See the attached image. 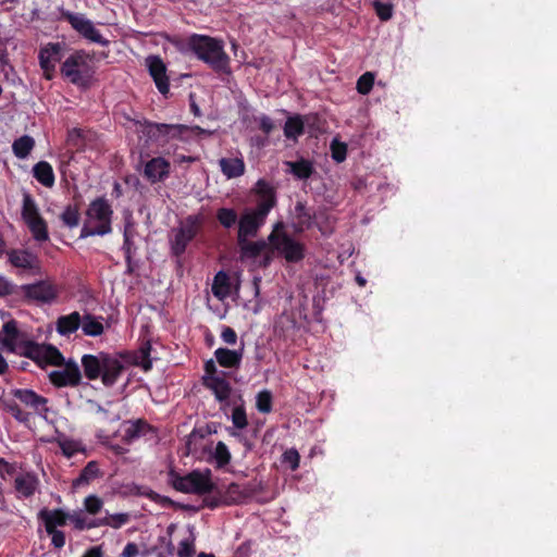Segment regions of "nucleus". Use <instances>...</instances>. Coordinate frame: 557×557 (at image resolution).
Segmentation results:
<instances>
[{
  "instance_id": "f257e3e1",
  "label": "nucleus",
  "mask_w": 557,
  "mask_h": 557,
  "mask_svg": "<svg viewBox=\"0 0 557 557\" xmlns=\"http://www.w3.org/2000/svg\"><path fill=\"white\" fill-rule=\"evenodd\" d=\"M187 46L196 57L216 73H228L230 58L221 40L207 35L193 34Z\"/></svg>"
},
{
  "instance_id": "f03ea898",
  "label": "nucleus",
  "mask_w": 557,
  "mask_h": 557,
  "mask_svg": "<svg viewBox=\"0 0 557 557\" xmlns=\"http://www.w3.org/2000/svg\"><path fill=\"white\" fill-rule=\"evenodd\" d=\"M140 132L151 144L158 147H164L170 139L187 140L189 134L210 135L211 132L196 125L187 126L183 124L156 123L145 120L139 122Z\"/></svg>"
},
{
  "instance_id": "7ed1b4c3",
  "label": "nucleus",
  "mask_w": 557,
  "mask_h": 557,
  "mask_svg": "<svg viewBox=\"0 0 557 557\" xmlns=\"http://www.w3.org/2000/svg\"><path fill=\"white\" fill-rule=\"evenodd\" d=\"M86 216L87 221L81 230V238L104 236L112 232L113 210L104 197H97L89 203Z\"/></svg>"
},
{
  "instance_id": "20e7f679",
  "label": "nucleus",
  "mask_w": 557,
  "mask_h": 557,
  "mask_svg": "<svg viewBox=\"0 0 557 557\" xmlns=\"http://www.w3.org/2000/svg\"><path fill=\"white\" fill-rule=\"evenodd\" d=\"M270 250L276 252L288 263H298L306 256V247L302 243L293 238L285 230V224L278 221L274 224L272 232L268 236Z\"/></svg>"
},
{
  "instance_id": "39448f33",
  "label": "nucleus",
  "mask_w": 557,
  "mask_h": 557,
  "mask_svg": "<svg viewBox=\"0 0 557 557\" xmlns=\"http://www.w3.org/2000/svg\"><path fill=\"white\" fill-rule=\"evenodd\" d=\"M202 225L203 216L201 214H190L181 222L172 240L174 256L180 257L186 251L188 244L200 233Z\"/></svg>"
},
{
  "instance_id": "423d86ee",
  "label": "nucleus",
  "mask_w": 557,
  "mask_h": 557,
  "mask_svg": "<svg viewBox=\"0 0 557 557\" xmlns=\"http://www.w3.org/2000/svg\"><path fill=\"white\" fill-rule=\"evenodd\" d=\"M22 218L37 242L49 239L48 225L40 215L38 207L29 194L23 197Z\"/></svg>"
},
{
  "instance_id": "0eeeda50",
  "label": "nucleus",
  "mask_w": 557,
  "mask_h": 557,
  "mask_svg": "<svg viewBox=\"0 0 557 557\" xmlns=\"http://www.w3.org/2000/svg\"><path fill=\"white\" fill-rule=\"evenodd\" d=\"M21 297L28 302L51 304L60 294V289L51 280H40L33 284L20 286Z\"/></svg>"
},
{
  "instance_id": "6e6552de",
  "label": "nucleus",
  "mask_w": 557,
  "mask_h": 557,
  "mask_svg": "<svg viewBox=\"0 0 557 557\" xmlns=\"http://www.w3.org/2000/svg\"><path fill=\"white\" fill-rule=\"evenodd\" d=\"M61 17L62 20L66 21L71 27L83 38L101 46L109 45V40L102 37L100 32L95 27L94 23L83 13H74L67 10H63L61 12Z\"/></svg>"
},
{
  "instance_id": "1a4fd4ad",
  "label": "nucleus",
  "mask_w": 557,
  "mask_h": 557,
  "mask_svg": "<svg viewBox=\"0 0 557 557\" xmlns=\"http://www.w3.org/2000/svg\"><path fill=\"white\" fill-rule=\"evenodd\" d=\"M253 191L257 196V205L255 209L249 211L265 222L268 214L277 203L276 191L265 180H259Z\"/></svg>"
},
{
  "instance_id": "9d476101",
  "label": "nucleus",
  "mask_w": 557,
  "mask_h": 557,
  "mask_svg": "<svg viewBox=\"0 0 557 557\" xmlns=\"http://www.w3.org/2000/svg\"><path fill=\"white\" fill-rule=\"evenodd\" d=\"M49 381L55 387H76L82 382V373L76 362L70 360L62 370H54L49 373Z\"/></svg>"
},
{
  "instance_id": "9b49d317",
  "label": "nucleus",
  "mask_w": 557,
  "mask_h": 557,
  "mask_svg": "<svg viewBox=\"0 0 557 557\" xmlns=\"http://www.w3.org/2000/svg\"><path fill=\"white\" fill-rule=\"evenodd\" d=\"M64 42H48L39 49L38 60L44 72H54L55 64L63 58Z\"/></svg>"
},
{
  "instance_id": "f8f14e48",
  "label": "nucleus",
  "mask_w": 557,
  "mask_h": 557,
  "mask_svg": "<svg viewBox=\"0 0 557 557\" xmlns=\"http://www.w3.org/2000/svg\"><path fill=\"white\" fill-rule=\"evenodd\" d=\"M211 470H193L188 473L190 494L207 495L216 491L215 484L211 480Z\"/></svg>"
},
{
  "instance_id": "ddd939ff",
  "label": "nucleus",
  "mask_w": 557,
  "mask_h": 557,
  "mask_svg": "<svg viewBox=\"0 0 557 557\" xmlns=\"http://www.w3.org/2000/svg\"><path fill=\"white\" fill-rule=\"evenodd\" d=\"M147 65L149 74L153 78L159 92L166 95L170 90V83L164 62L158 55H150L147 58Z\"/></svg>"
},
{
  "instance_id": "4468645a",
  "label": "nucleus",
  "mask_w": 557,
  "mask_h": 557,
  "mask_svg": "<svg viewBox=\"0 0 557 557\" xmlns=\"http://www.w3.org/2000/svg\"><path fill=\"white\" fill-rule=\"evenodd\" d=\"M86 53L84 50H76L62 64L61 74L69 78L72 84L79 85L82 73L78 67L85 64Z\"/></svg>"
},
{
  "instance_id": "2eb2a0df",
  "label": "nucleus",
  "mask_w": 557,
  "mask_h": 557,
  "mask_svg": "<svg viewBox=\"0 0 557 557\" xmlns=\"http://www.w3.org/2000/svg\"><path fill=\"white\" fill-rule=\"evenodd\" d=\"M202 385L212 391L215 399L220 403L228 400L232 394V385L225 379L223 371L219 376H202Z\"/></svg>"
},
{
  "instance_id": "dca6fc26",
  "label": "nucleus",
  "mask_w": 557,
  "mask_h": 557,
  "mask_svg": "<svg viewBox=\"0 0 557 557\" xmlns=\"http://www.w3.org/2000/svg\"><path fill=\"white\" fill-rule=\"evenodd\" d=\"M38 520H40L47 533H52V531H57L59 527L66 525L70 513L65 512L63 509H48L42 508L38 515Z\"/></svg>"
},
{
  "instance_id": "f3484780",
  "label": "nucleus",
  "mask_w": 557,
  "mask_h": 557,
  "mask_svg": "<svg viewBox=\"0 0 557 557\" xmlns=\"http://www.w3.org/2000/svg\"><path fill=\"white\" fill-rule=\"evenodd\" d=\"M170 162L162 157L152 158L145 165L144 175L152 184L164 181L170 175Z\"/></svg>"
},
{
  "instance_id": "a211bd4d",
  "label": "nucleus",
  "mask_w": 557,
  "mask_h": 557,
  "mask_svg": "<svg viewBox=\"0 0 557 557\" xmlns=\"http://www.w3.org/2000/svg\"><path fill=\"white\" fill-rule=\"evenodd\" d=\"M11 394L25 406L30 407L38 413L48 411V408L46 407L48 399L33 389L15 388L12 389Z\"/></svg>"
},
{
  "instance_id": "6ab92c4d",
  "label": "nucleus",
  "mask_w": 557,
  "mask_h": 557,
  "mask_svg": "<svg viewBox=\"0 0 557 557\" xmlns=\"http://www.w3.org/2000/svg\"><path fill=\"white\" fill-rule=\"evenodd\" d=\"M124 370L125 366L116 357L108 354V356L104 357V363L100 376L102 384L107 387L113 386Z\"/></svg>"
},
{
  "instance_id": "aec40b11",
  "label": "nucleus",
  "mask_w": 557,
  "mask_h": 557,
  "mask_svg": "<svg viewBox=\"0 0 557 557\" xmlns=\"http://www.w3.org/2000/svg\"><path fill=\"white\" fill-rule=\"evenodd\" d=\"M265 222L262 219H260L249 210L245 211L238 219L237 239L257 236L260 227Z\"/></svg>"
},
{
  "instance_id": "412c9836",
  "label": "nucleus",
  "mask_w": 557,
  "mask_h": 557,
  "mask_svg": "<svg viewBox=\"0 0 557 557\" xmlns=\"http://www.w3.org/2000/svg\"><path fill=\"white\" fill-rule=\"evenodd\" d=\"M216 362L226 369H239L244 357V344L239 349L218 348L214 351Z\"/></svg>"
},
{
  "instance_id": "4be33fe9",
  "label": "nucleus",
  "mask_w": 557,
  "mask_h": 557,
  "mask_svg": "<svg viewBox=\"0 0 557 557\" xmlns=\"http://www.w3.org/2000/svg\"><path fill=\"white\" fill-rule=\"evenodd\" d=\"M107 356L108 354L100 352L98 356L86 354L82 357V367L88 380L95 381L101 376L104 357Z\"/></svg>"
},
{
  "instance_id": "5701e85b",
  "label": "nucleus",
  "mask_w": 557,
  "mask_h": 557,
  "mask_svg": "<svg viewBox=\"0 0 557 557\" xmlns=\"http://www.w3.org/2000/svg\"><path fill=\"white\" fill-rule=\"evenodd\" d=\"M81 323L82 315L78 311H73L57 319L55 330L61 336L69 337L81 327Z\"/></svg>"
},
{
  "instance_id": "b1692460",
  "label": "nucleus",
  "mask_w": 557,
  "mask_h": 557,
  "mask_svg": "<svg viewBox=\"0 0 557 557\" xmlns=\"http://www.w3.org/2000/svg\"><path fill=\"white\" fill-rule=\"evenodd\" d=\"M129 425L125 429L123 434V442L127 445L132 444L135 440L146 435L148 432H153L154 429L144 419L129 421Z\"/></svg>"
},
{
  "instance_id": "393cba45",
  "label": "nucleus",
  "mask_w": 557,
  "mask_h": 557,
  "mask_svg": "<svg viewBox=\"0 0 557 557\" xmlns=\"http://www.w3.org/2000/svg\"><path fill=\"white\" fill-rule=\"evenodd\" d=\"M240 248V259H256L267 250L269 240L249 242L248 238L237 239Z\"/></svg>"
},
{
  "instance_id": "a878e982",
  "label": "nucleus",
  "mask_w": 557,
  "mask_h": 557,
  "mask_svg": "<svg viewBox=\"0 0 557 557\" xmlns=\"http://www.w3.org/2000/svg\"><path fill=\"white\" fill-rule=\"evenodd\" d=\"M221 172L227 178L239 177L245 172V162L240 158H222L219 161Z\"/></svg>"
},
{
  "instance_id": "bb28decb",
  "label": "nucleus",
  "mask_w": 557,
  "mask_h": 557,
  "mask_svg": "<svg viewBox=\"0 0 557 557\" xmlns=\"http://www.w3.org/2000/svg\"><path fill=\"white\" fill-rule=\"evenodd\" d=\"M102 317H96L91 313H86L82 317L81 327L86 336L97 337L103 334L104 326L102 324Z\"/></svg>"
},
{
  "instance_id": "cd10ccee",
  "label": "nucleus",
  "mask_w": 557,
  "mask_h": 557,
  "mask_svg": "<svg viewBox=\"0 0 557 557\" xmlns=\"http://www.w3.org/2000/svg\"><path fill=\"white\" fill-rule=\"evenodd\" d=\"M34 177L45 187L54 185L55 176L51 164L47 161H39L33 168Z\"/></svg>"
},
{
  "instance_id": "c85d7f7f",
  "label": "nucleus",
  "mask_w": 557,
  "mask_h": 557,
  "mask_svg": "<svg viewBox=\"0 0 557 557\" xmlns=\"http://www.w3.org/2000/svg\"><path fill=\"white\" fill-rule=\"evenodd\" d=\"M8 257L13 267L24 270L32 269L33 262L36 259L32 252L21 249H11L8 251Z\"/></svg>"
},
{
  "instance_id": "c756f323",
  "label": "nucleus",
  "mask_w": 557,
  "mask_h": 557,
  "mask_svg": "<svg viewBox=\"0 0 557 557\" xmlns=\"http://www.w3.org/2000/svg\"><path fill=\"white\" fill-rule=\"evenodd\" d=\"M37 483V479L30 473L17 475L14 480L15 490L26 498L34 495Z\"/></svg>"
},
{
  "instance_id": "7c9ffc66",
  "label": "nucleus",
  "mask_w": 557,
  "mask_h": 557,
  "mask_svg": "<svg viewBox=\"0 0 557 557\" xmlns=\"http://www.w3.org/2000/svg\"><path fill=\"white\" fill-rule=\"evenodd\" d=\"M288 165L290 173L299 180H308L314 173L312 162L304 158L294 162H288Z\"/></svg>"
},
{
  "instance_id": "2f4dec72",
  "label": "nucleus",
  "mask_w": 557,
  "mask_h": 557,
  "mask_svg": "<svg viewBox=\"0 0 557 557\" xmlns=\"http://www.w3.org/2000/svg\"><path fill=\"white\" fill-rule=\"evenodd\" d=\"M151 354V343L150 341H144L138 350L135 352L134 363L144 369V371H149L152 368V360L150 358Z\"/></svg>"
},
{
  "instance_id": "473e14b6",
  "label": "nucleus",
  "mask_w": 557,
  "mask_h": 557,
  "mask_svg": "<svg viewBox=\"0 0 557 557\" xmlns=\"http://www.w3.org/2000/svg\"><path fill=\"white\" fill-rule=\"evenodd\" d=\"M305 133V124L302 117L298 114L286 120L284 125V135L288 139H297Z\"/></svg>"
},
{
  "instance_id": "72a5a7b5",
  "label": "nucleus",
  "mask_w": 557,
  "mask_h": 557,
  "mask_svg": "<svg viewBox=\"0 0 557 557\" xmlns=\"http://www.w3.org/2000/svg\"><path fill=\"white\" fill-rule=\"evenodd\" d=\"M100 475V469L97 461H89L81 471L74 481V486L89 484L92 480Z\"/></svg>"
},
{
  "instance_id": "f704fd0d",
  "label": "nucleus",
  "mask_w": 557,
  "mask_h": 557,
  "mask_svg": "<svg viewBox=\"0 0 557 557\" xmlns=\"http://www.w3.org/2000/svg\"><path fill=\"white\" fill-rule=\"evenodd\" d=\"M35 146V140L28 135H24L14 140L12 145L13 152L16 158L25 159L29 156Z\"/></svg>"
},
{
  "instance_id": "c9c22d12",
  "label": "nucleus",
  "mask_w": 557,
  "mask_h": 557,
  "mask_svg": "<svg viewBox=\"0 0 557 557\" xmlns=\"http://www.w3.org/2000/svg\"><path fill=\"white\" fill-rule=\"evenodd\" d=\"M60 219L63 224L70 228L78 226L81 221L79 206L77 203L67 205L61 213Z\"/></svg>"
},
{
  "instance_id": "e433bc0d",
  "label": "nucleus",
  "mask_w": 557,
  "mask_h": 557,
  "mask_svg": "<svg viewBox=\"0 0 557 557\" xmlns=\"http://www.w3.org/2000/svg\"><path fill=\"white\" fill-rule=\"evenodd\" d=\"M216 220L224 228H232L238 223V214L233 208L222 207L216 211Z\"/></svg>"
},
{
  "instance_id": "4c0bfd02",
  "label": "nucleus",
  "mask_w": 557,
  "mask_h": 557,
  "mask_svg": "<svg viewBox=\"0 0 557 557\" xmlns=\"http://www.w3.org/2000/svg\"><path fill=\"white\" fill-rule=\"evenodd\" d=\"M46 346L32 341L25 342L22 355L37 362L42 361Z\"/></svg>"
},
{
  "instance_id": "58836bf2",
  "label": "nucleus",
  "mask_w": 557,
  "mask_h": 557,
  "mask_svg": "<svg viewBox=\"0 0 557 557\" xmlns=\"http://www.w3.org/2000/svg\"><path fill=\"white\" fill-rule=\"evenodd\" d=\"M212 292H213L214 296L220 297V298L225 297L228 294L230 277L225 272L220 271L216 273V275L214 276Z\"/></svg>"
},
{
  "instance_id": "ea45409f",
  "label": "nucleus",
  "mask_w": 557,
  "mask_h": 557,
  "mask_svg": "<svg viewBox=\"0 0 557 557\" xmlns=\"http://www.w3.org/2000/svg\"><path fill=\"white\" fill-rule=\"evenodd\" d=\"M169 483L177 492L190 494V490L188 486L189 485L188 473L186 475H181L175 470L171 469L169 471Z\"/></svg>"
},
{
  "instance_id": "a19ab883",
  "label": "nucleus",
  "mask_w": 557,
  "mask_h": 557,
  "mask_svg": "<svg viewBox=\"0 0 557 557\" xmlns=\"http://www.w3.org/2000/svg\"><path fill=\"white\" fill-rule=\"evenodd\" d=\"M295 213L300 230L309 228L312 225L313 213L304 202L298 201L295 206Z\"/></svg>"
},
{
  "instance_id": "79ce46f5",
  "label": "nucleus",
  "mask_w": 557,
  "mask_h": 557,
  "mask_svg": "<svg viewBox=\"0 0 557 557\" xmlns=\"http://www.w3.org/2000/svg\"><path fill=\"white\" fill-rule=\"evenodd\" d=\"M225 499V505L230 506L233 504L243 503L246 498V494L240 490V486L236 483H231L225 492H222Z\"/></svg>"
},
{
  "instance_id": "37998d69",
  "label": "nucleus",
  "mask_w": 557,
  "mask_h": 557,
  "mask_svg": "<svg viewBox=\"0 0 557 557\" xmlns=\"http://www.w3.org/2000/svg\"><path fill=\"white\" fill-rule=\"evenodd\" d=\"M129 521L128 513H114L104 518L97 519L98 527H111L113 529H120L122 525Z\"/></svg>"
},
{
  "instance_id": "c03bdc74",
  "label": "nucleus",
  "mask_w": 557,
  "mask_h": 557,
  "mask_svg": "<svg viewBox=\"0 0 557 557\" xmlns=\"http://www.w3.org/2000/svg\"><path fill=\"white\" fill-rule=\"evenodd\" d=\"M273 396L268 389L259 392L256 396V407L261 413H270L272 411Z\"/></svg>"
},
{
  "instance_id": "a18cd8bd",
  "label": "nucleus",
  "mask_w": 557,
  "mask_h": 557,
  "mask_svg": "<svg viewBox=\"0 0 557 557\" xmlns=\"http://www.w3.org/2000/svg\"><path fill=\"white\" fill-rule=\"evenodd\" d=\"M2 333L4 334L3 343L9 346L11 350H13L14 342L18 336V329L16 322L14 320H10L5 322L2 326Z\"/></svg>"
},
{
  "instance_id": "49530a36",
  "label": "nucleus",
  "mask_w": 557,
  "mask_h": 557,
  "mask_svg": "<svg viewBox=\"0 0 557 557\" xmlns=\"http://www.w3.org/2000/svg\"><path fill=\"white\" fill-rule=\"evenodd\" d=\"M218 468H223L231 461V453L224 442H218L213 455Z\"/></svg>"
},
{
  "instance_id": "de8ad7c7",
  "label": "nucleus",
  "mask_w": 557,
  "mask_h": 557,
  "mask_svg": "<svg viewBox=\"0 0 557 557\" xmlns=\"http://www.w3.org/2000/svg\"><path fill=\"white\" fill-rule=\"evenodd\" d=\"M13 296L21 297V288L5 276L0 275V297Z\"/></svg>"
},
{
  "instance_id": "09e8293b",
  "label": "nucleus",
  "mask_w": 557,
  "mask_h": 557,
  "mask_svg": "<svg viewBox=\"0 0 557 557\" xmlns=\"http://www.w3.org/2000/svg\"><path fill=\"white\" fill-rule=\"evenodd\" d=\"M375 76L371 72L363 73L357 81V91L360 95H368L374 85Z\"/></svg>"
},
{
  "instance_id": "8fccbe9b",
  "label": "nucleus",
  "mask_w": 557,
  "mask_h": 557,
  "mask_svg": "<svg viewBox=\"0 0 557 557\" xmlns=\"http://www.w3.org/2000/svg\"><path fill=\"white\" fill-rule=\"evenodd\" d=\"M42 361L52 366L60 367L64 363V357L57 347L47 345Z\"/></svg>"
},
{
  "instance_id": "3c124183",
  "label": "nucleus",
  "mask_w": 557,
  "mask_h": 557,
  "mask_svg": "<svg viewBox=\"0 0 557 557\" xmlns=\"http://www.w3.org/2000/svg\"><path fill=\"white\" fill-rule=\"evenodd\" d=\"M4 409L10 412L15 420L25 423L28 421V413L24 412L14 400H4Z\"/></svg>"
},
{
  "instance_id": "603ef678",
  "label": "nucleus",
  "mask_w": 557,
  "mask_h": 557,
  "mask_svg": "<svg viewBox=\"0 0 557 557\" xmlns=\"http://www.w3.org/2000/svg\"><path fill=\"white\" fill-rule=\"evenodd\" d=\"M232 422L236 429H245L248 425L246 409L243 405L234 407L232 411Z\"/></svg>"
},
{
  "instance_id": "864d4df0",
  "label": "nucleus",
  "mask_w": 557,
  "mask_h": 557,
  "mask_svg": "<svg viewBox=\"0 0 557 557\" xmlns=\"http://www.w3.org/2000/svg\"><path fill=\"white\" fill-rule=\"evenodd\" d=\"M69 521H71L74 524V528L78 531L85 530V529H94L97 528V519L91 520L89 522L86 521V518L82 516V513H70Z\"/></svg>"
},
{
  "instance_id": "5fc2aeb1",
  "label": "nucleus",
  "mask_w": 557,
  "mask_h": 557,
  "mask_svg": "<svg viewBox=\"0 0 557 557\" xmlns=\"http://www.w3.org/2000/svg\"><path fill=\"white\" fill-rule=\"evenodd\" d=\"M331 154L337 163L343 162L347 157V145L334 139L331 143Z\"/></svg>"
},
{
  "instance_id": "6e6d98bb",
  "label": "nucleus",
  "mask_w": 557,
  "mask_h": 557,
  "mask_svg": "<svg viewBox=\"0 0 557 557\" xmlns=\"http://www.w3.org/2000/svg\"><path fill=\"white\" fill-rule=\"evenodd\" d=\"M283 463L288 465L292 471H295L299 467L300 455L297 449L289 448L283 454Z\"/></svg>"
},
{
  "instance_id": "4d7b16f0",
  "label": "nucleus",
  "mask_w": 557,
  "mask_h": 557,
  "mask_svg": "<svg viewBox=\"0 0 557 557\" xmlns=\"http://www.w3.org/2000/svg\"><path fill=\"white\" fill-rule=\"evenodd\" d=\"M103 506V502L96 495H89L84 500L85 510L90 515H97Z\"/></svg>"
},
{
  "instance_id": "13d9d810",
  "label": "nucleus",
  "mask_w": 557,
  "mask_h": 557,
  "mask_svg": "<svg viewBox=\"0 0 557 557\" xmlns=\"http://www.w3.org/2000/svg\"><path fill=\"white\" fill-rule=\"evenodd\" d=\"M222 505H225V499L220 491L216 495H210L203 498V507L215 509Z\"/></svg>"
},
{
  "instance_id": "bf43d9fd",
  "label": "nucleus",
  "mask_w": 557,
  "mask_h": 557,
  "mask_svg": "<svg viewBox=\"0 0 557 557\" xmlns=\"http://www.w3.org/2000/svg\"><path fill=\"white\" fill-rule=\"evenodd\" d=\"M60 448L63 455L66 456L67 458H72L75 454L79 451L78 444L71 440L60 442Z\"/></svg>"
},
{
  "instance_id": "052dcab7",
  "label": "nucleus",
  "mask_w": 557,
  "mask_h": 557,
  "mask_svg": "<svg viewBox=\"0 0 557 557\" xmlns=\"http://www.w3.org/2000/svg\"><path fill=\"white\" fill-rule=\"evenodd\" d=\"M195 554L194 544L187 540H184L180 543V547L177 550L178 557H193Z\"/></svg>"
},
{
  "instance_id": "680f3d73",
  "label": "nucleus",
  "mask_w": 557,
  "mask_h": 557,
  "mask_svg": "<svg viewBox=\"0 0 557 557\" xmlns=\"http://www.w3.org/2000/svg\"><path fill=\"white\" fill-rule=\"evenodd\" d=\"M221 338L228 345H235L237 342V334L231 326H223L221 332Z\"/></svg>"
},
{
  "instance_id": "e2e57ef3",
  "label": "nucleus",
  "mask_w": 557,
  "mask_h": 557,
  "mask_svg": "<svg viewBox=\"0 0 557 557\" xmlns=\"http://www.w3.org/2000/svg\"><path fill=\"white\" fill-rule=\"evenodd\" d=\"M275 125L273 120L268 115H261L259 117V128L265 134L269 135L274 129Z\"/></svg>"
},
{
  "instance_id": "0e129e2a",
  "label": "nucleus",
  "mask_w": 557,
  "mask_h": 557,
  "mask_svg": "<svg viewBox=\"0 0 557 557\" xmlns=\"http://www.w3.org/2000/svg\"><path fill=\"white\" fill-rule=\"evenodd\" d=\"M133 248H134L133 238H128L126 235L125 238H123L122 249L124 251L125 261L128 267L131 265V262H132Z\"/></svg>"
},
{
  "instance_id": "69168bd1",
  "label": "nucleus",
  "mask_w": 557,
  "mask_h": 557,
  "mask_svg": "<svg viewBox=\"0 0 557 557\" xmlns=\"http://www.w3.org/2000/svg\"><path fill=\"white\" fill-rule=\"evenodd\" d=\"M375 10H376L377 16L382 21H388L392 17V7L388 4L377 2L375 4Z\"/></svg>"
},
{
  "instance_id": "338daca9",
  "label": "nucleus",
  "mask_w": 557,
  "mask_h": 557,
  "mask_svg": "<svg viewBox=\"0 0 557 557\" xmlns=\"http://www.w3.org/2000/svg\"><path fill=\"white\" fill-rule=\"evenodd\" d=\"M48 534L51 535V544L54 548L60 549L65 545V534L63 531L57 530Z\"/></svg>"
},
{
  "instance_id": "774afa93",
  "label": "nucleus",
  "mask_w": 557,
  "mask_h": 557,
  "mask_svg": "<svg viewBox=\"0 0 557 557\" xmlns=\"http://www.w3.org/2000/svg\"><path fill=\"white\" fill-rule=\"evenodd\" d=\"M139 550H138V546L133 543V542H129L125 545L121 556L122 557H136L138 555Z\"/></svg>"
}]
</instances>
